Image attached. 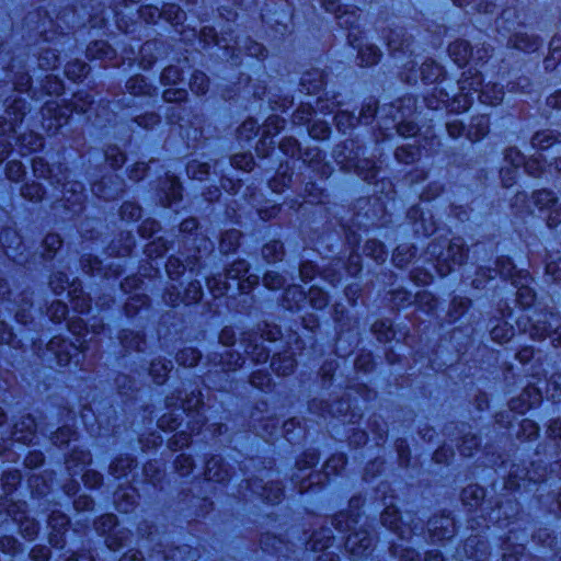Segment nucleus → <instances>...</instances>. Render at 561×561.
Instances as JSON below:
<instances>
[{"instance_id": "nucleus-58", "label": "nucleus", "mask_w": 561, "mask_h": 561, "mask_svg": "<svg viewBox=\"0 0 561 561\" xmlns=\"http://www.w3.org/2000/svg\"><path fill=\"white\" fill-rule=\"evenodd\" d=\"M21 195L31 202H39L44 196V190L38 183H26L21 187Z\"/></svg>"}, {"instance_id": "nucleus-28", "label": "nucleus", "mask_w": 561, "mask_h": 561, "mask_svg": "<svg viewBox=\"0 0 561 561\" xmlns=\"http://www.w3.org/2000/svg\"><path fill=\"white\" fill-rule=\"evenodd\" d=\"M508 45L516 49L529 53L536 51L541 46V42L536 36L518 32L510 38Z\"/></svg>"}, {"instance_id": "nucleus-59", "label": "nucleus", "mask_w": 561, "mask_h": 561, "mask_svg": "<svg viewBox=\"0 0 561 561\" xmlns=\"http://www.w3.org/2000/svg\"><path fill=\"white\" fill-rule=\"evenodd\" d=\"M210 165L198 161H191L186 171L187 174L195 180L203 181L209 174Z\"/></svg>"}, {"instance_id": "nucleus-44", "label": "nucleus", "mask_w": 561, "mask_h": 561, "mask_svg": "<svg viewBox=\"0 0 561 561\" xmlns=\"http://www.w3.org/2000/svg\"><path fill=\"white\" fill-rule=\"evenodd\" d=\"M162 18L172 25H179L185 20V12L178 4H164L162 7Z\"/></svg>"}, {"instance_id": "nucleus-53", "label": "nucleus", "mask_w": 561, "mask_h": 561, "mask_svg": "<svg viewBox=\"0 0 561 561\" xmlns=\"http://www.w3.org/2000/svg\"><path fill=\"white\" fill-rule=\"evenodd\" d=\"M209 85V80L204 72L195 71L190 80L191 90L197 94L203 95L207 92Z\"/></svg>"}, {"instance_id": "nucleus-43", "label": "nucleus", "mask_w": 561, "mask_h": 561, "mask_svg": "<svg viewBox=\"0 0 561 561\" xmlns=\"http://www.w3.org/2000/svg\"><path fill=\"white\" fill-rule=\"evenodd\" d=\"M262 255L267 263L280 261L284 256L283 244L276 240L266 243L262 249Z\"/></svg>"}, {"instance_id": "nucleus-42", "label": "nucleus", "mask_w": 561, "mask_h": 561, "mask_svg": "<svg viewBox=\"0 0 561 561\" xmlns=\"http://www.w3.org/2000/svg\"><path fill=\"white\" fill-rule=\"evenodd\" d=\"M89 71V65L80 60L68 62L65 67V75L72 81L84 78Z\"/></svg>"}, {"instance_id": "nucleus-27", "label": "nucleus", "mask_w": 561, "mask_h": 561, "mask_svg": "<svg viewBox=\"0 0 561 561\" xmlns=\"http://www.w3.org/2000/svg\"><path fill=\"white\" fill-rule=\"evenodd\" d=\"M300 85L308 94H317L324 85L323 72L318 69L306 71L300 79Z\"/></svg>"}, {"instance_id": "nucleus-57", "label": "nucleus", "mask_w": 561, "mask_h": 561, "mask_svg": "<svg viewBox=\"0 0 561 561\" xmlns=\"http://www.w3.org/2000/svg\"><path fill=\"white\" fill-rule=\"evenodd\" d=\"M174 468L180 477H187L194 469V461L190 455L181 454L174 460Z\"/></svg>"}, {"instance_id": "nucleus-7", "label": "nucleus", "mask_w": 561, "mask_h": 561, "mask_svg": "<svg viewBox=\"0 0 561 561\" xmlns=\"http://www.w3.org/2000/svg\"><path fill=\"white\" fill-rule=\"evenodd\" d=\"M248 272L249 264L247 261L237 260L227 268L224 276L208 278L207 286L215 298L228 294L231 288L229 280L236 282V286L241 293H247L259 283V277L247 275Z\"/></svg>"}, {"instance_id": "nucleus-63", "label": "nucleus", "mask_w": 561, "mask_h": 561, "mask_svg": "<svg viewBox=\"0 0 561 561\" xmlns=\"http://www.w3.org/2000/svg\"><path fill=\"white\" fill-rule=\"evenodd\" d=\"M308 299L311 307L317 310H321L328 305V295L319 287L309 289Z\"/></svg>"}, {"instance_id": "nucleus-26", "label": "nucleus", "mask_w": 561, "mask_h": 561, "mask_svg": "<svg viewBox=\"0 0 561 561\" xmlns=\"http://www.w3.org/2000/svg\"><path fill=\"white\" fill-rule=\"evenodd\" d=\"M381 523L392 533L397 534L399 538L404 539V531L401 529L402 516L394 506H388L381 513Z\"/></svg>"}, {"instance_id": "nucleus-13", "label": "nucleus", "mask_w": 561, "mask_h": 561, "mask_svg": "<svg viewBox=\"0 0 561 561\" xmlns=\"http://www.w3.org/2000/svg\"><path fill=\"white\" fill-rule=\"evenodd\" d=\"M96 530L101 534H104L106 539V546L113 550H119L126 546L125 540L127 539L125 536H119L121 530L118 529V519L114 514H105L99 518L95 523Z\"/></svg>"}, {"instance_id": "nucleus-10", "label": "nucleus", "mask_w": 561, "mask_h": 561, "mask_svg": "<svg viewBox=\"0 0 561 561\" xmlns=\"http://www.w3.org/2000/svg\"><path fill=\"white\" fill-rule=\"evenodd\" d=\"M450 58L459 66L463 67L472 62L474 67L483 64L490 57V47L484 44L473 49L467 41L458 39L448 47Z\"/></svg>"}, {"instance_id": "nucleus-39", "label": "nucleus", "mask_w": 561, "mask_h": 561, "mask_svg": "<svg viewBox=\"0 0 561 561\" xmlns=\"http://www.w3.org/2000/svg\"><path fill=\"white\" fill-rule=\"evenodd\" d=\"M241 232L236 229L226 231L220 239V251L225 254L233 252L240 244Z\"/></svg>"}, {"instance_id": "nucleus-50", "label": "nucleus", "mask_w": 561, "mask_h": 561, "mask_svg": "<svg viewBox=\"0 0 561 561\" xmlns=\"http://www.w3.org/2000/svg\"><path fill=\"white\" fill-rule=\"evenodd\" d=\"M449 96L447 93L443 91V89H438L435 87L433 89V93L431 95L425 96L424 101L428 108L431 110H439L448 102Z\"/></svg>"}, {"instance_id": "nucleus-52", "label": "nucleus", "mask_w": 561, "mask_h": 561, "mask_svg": "<svg viewBox=\"0 0 561 561\" xmlns=\"http://www.w3.org/2000/svg\"><path fill=\"white\" fill-rule=\"evenodd\" d=\"M168 188L164 192L165 199L170 206L182 198V185L175 176H168L167 181Z\"/></svg>"}, {"instance_id": "nucleus-16", "label": "nucleus", "mask_w": 561, "mask_h": 561, "mask_svg": "<svg viewBox=\"0 0 561 561\" xmlns=\"http://www.w3.org/2000/svg\"><path fill=\"white\" fill-rule=\"evenodd\" d=\"M48 526L50 528L49 543L55 548L62 549L66 543L65 535L69 526L68 516L58 511H53L48 517Z\"/></svg>"}, {"instance_id": "nucleus-60", "label": "nucleus", "mask_w": 561, "mask_h": 561, "mask_svg": "<svg viewBox=\"0 0 561 561\" xmlns=\"http://www.w3.org/2000/svg\"><path fill=\"white\" fill-rule=\"evenodd\" d=\"M20 146L25 148L27 151H35L43 147V137L38 134L30 133L23 134L20 138Z\"/></svg>"}, {"instance_id": "nucleus-29", "label": "nucleus", "mask_w": 561, "mask_h": 561, "mask_svg": "<svg viewBox=\"0 0 561 561\" xmlns=\"http://www.w3.org/2000/svg\"><path fill=\"white\" fill-rule=\"evenodd\" d=\"M296 366V359L291 354L284 353L274 355L271 362V368L278 376L290 375Z\"/></svg>"}, {"instance_id": "nucleus-49", "label": "nucleus", "mask_w": 561, "mask_h": 561, "mask_svg": "<svg viewBox=\"0 0 561 561\" xmlns=\"http://www.w3.org/2000/svg\"><path fill=\"white\" fill-rule=\"evenodd\" d=\"M238 49L244 50L248 56L255 57L257 59H263L266 56L265 47L256 42L251 41L250 38H245L242 45L238 42Z\"/></svg>"}, {"instance_id": "nucleus-61", "label": "nucleus", "mask_w": 561, "mask_h": 561, "mask_svg": "<svg viewBox=\"0 0 561 561\" xmlns=\"http://www.w3.org/2000/svg\"><path fill=\"white\" fill-rule=\"evenodd\" d=\"M148 297L145 295L135 294L128 298L125 304V311L128 317L137 313V310L148 306Z\"/></svg>"}, {"instance_id": "nucleus-31", "label": "nucleus", "mask_w": 561, "mask_h": 561, "mask_svg": "<svg viewBox=\"0 0 561 561\" xmlns=\"http://www.w3.org/2000/svg\"><path fill=\"white\" fill-rule=\"evenodd\" d=\"M285 127V121L277 115L270 116L263 125V135L260 140L262 146L265 144L273 145V136L278 134Z\"/></svg>"}, {"instance_id": "nucleus-25", "label": "nucleus", "mask_w": 561, "mask_h": 561, "mask_svg": "<svg viewBox=\"0 0 561 561\" xmlns=\"http://www.w3.org/2000/svg\"><path fill=\"white\" fill-rule=\"evenodd\" d=\"M68 297L70 298L75 311L85 313L90 310V299L84 295L80 282L76 279L71 282Z\"/></svg>"}, {"instance_id": "nucleus-1", "label": "nucleus", "mask_w": 561, "mask_h": 561, "mask_svg": "<svg viewBox=\"0 0 561 561\" xmlns=\"http://www.w3.org/2000/svg\"><path fill=\"white\" fill-rule=\"evenodd\" d=\"M362 518L360 515L354 517L348 512H341L332 520L337 533L346 535L344 545L353 559H363L373 552L374 538L366 518L363 525H359Z\"/></svg>"}, {"instance_id": "nucleus-11", "label": "nucleus", "mask_w": 561, "mask_h": 561, "mask_svg": "<svg viewBox=\"0 0 561 561\" xmlns=\"http://www.w3.org/2000/svg\"><path fill=\"white\" fill-rule=\"evenodd\" d=\"M92 461L91 454L88 450L75 448L66 460L68 471L75 476L82 472V479L91 489L98 488L101 483L102 477L92 470H85V466Z\"/></svg>"}, {"instance_id": "nucleus-32", "label": "nucleus", "mask_w": 561, "mask_h": 561, "mask_svg": "<svg viewBox=\"0 0 561 561\" xmlns=\"http://www.w3.org/2000/svg\"><path fill=\"white\" fill-rule=\"evenodd\" d=\"M387 44L392 53L409 51L411 45L410 39L405 36L403 28L391 30L389 36L387 37Z\"/></svg>"}, {"instance_id": "nucleus-20", "label": "nucleus", "mask_w": 561, "mask_h": 561, "mask_svg": "<svg viewBox=\"0 0 561 561\" xmlns=\"http://www.w3.org/2000/svg\"><path fill=\"white\" fill-rule=\"evenodd\" d=\"M44 24L45 22H43L42 27L37 26L36 28L41 30L43 42H53L54 47L42 48V51L38 56V66L43 70H53L57 68L59 62V57L56 54L57 42H55V32H53L51 37H49L46 28L44 27Z\"/></svg>"}, {"instance_id": "nucleus-19", "label": "nucleus", "mask_w": 561, "mask_h": 561, "mask_svg": "<svg viewBox=\"0 0 561 561\" xmlns=\"http://www.w3.org/2000/svg\"><path fill=\"white\" fill-rule=\"evenodd\" d=\"M94 195L105 201L115 199L124 191V183L117 176L103 178L91 187Z\"/></svg>"}, {"instance_id": "nucleus-47", "label": "nucleus", "mask_w": 561, "mask_h": 561, "mask_svg": "<svg viewBox=\"0 0 561 561\" xmlns=\"http://www.w3.org/2000/svg\"><path fill=\"white\" fill-rule=\"evenodd\" d=\"M490 334L493 341L505 343L514 336V328L507 322H502L493 327Z\"/></svg>"}, {"instance_id": "nucleus-14", "label": "nucleus", "mask_w": 561, "mask_h": 561, "mask_svg": "<svg viewBox=\"0 0 561 561\" xmlns=\"http://www.w3.org/2000/svg\"><path fill=\"white\" fill-rule=\"evenodd\" d=\"M26 113V101L15 98L7 107L4 116L0 117V136L16 133V127L22 123Z\"/></svg>"}, {"instance_id": "nucleus-45", "label": "nucleus", "mask_w": 561, "mask_h": 561, "mask_svg": "<svg viewBox=\"0 0 561 561\" xmlns=\"http://www.w3.org/2000/svg\"><path fill=\"white\" fill-rule=\"evenodd\" d=\"M558 141V137L551 130H543L535 134L531 145L539 150H546Z\"/></svg>"}, {"instance_id": "nucleus-35", "label": "nucleus", "mask_w": 561, "mask_h": 561, "mask_svg": "<svg viewBox=\"0 0 561 561\" xmlns=\"http://www.w3.org/2000/svg\"><path fill=\"white\" fill-rule=\"evenodd\" d=\"M172 368L173 364L171 360L156 359L151 362L149 373L157 385H162Z\"/></svg>"}, {"instance_id": "nucleus-8", "label": "nucleus", "mask_w": 561, "mask_h": 561, "mask_svg": "<svg viewBox=\"0 0 561 561\" xmlns=\"http://www.w3.org/2000/svg\"><path fill=\"white\" fill-rule=\"evenodd\" d=\"M495 274H499L504 279H511L512 284L518 288L517 290V299L519 304L524 307H529L535 301V294L531 288H529V283L531 282V277L528 273H524L522 271H516L515 265L510 259H502L496 262V270H494Z\"/></svg>"}, {"instance_id": "nucleus-18", "label": "nucleus", "mask_w": 561, "mask_h": 561, "mask_svg": "<svg viewBox=\"0 0 561 561\" xmlns=\"http://www.w3.org/2000/svg\"><path fill=\"white\" fill-rule=\"evenodd\" d=\"M37 427L38 425L33 416H22L21 420L14 424L12 438L14 442L24 445L33 444L37 438Z\"/></svg>"}, {"instance_id": "nucleus-6", "label": "nucleus", "mask_w": 561, "mask_h": 561, "mask_svg": "<svg viewBox=\"0 0 561 561\" xmlns=\"http://www.w3.org/2000/svg\"><path fill=\"white\" fill-rule=\"evenodd\" d=\"M68 329L77 336L79 345L60 336H54L47 345V350L55 355L60 367L68 366L71 362H75L76 365L79 364L82 344L85 342L84 336L88 333L87 324L81 318L71 319L68 322Z\"/></svg>"}, {"instance_id": "nucleus-56", "label": "nucleus", "mask_w": 561, "mask_h": 561, "mask_svg": "<svg viewBox=\"0 0 561 561\" xmlns=\"http://www.w3.org/2000/svg\"><path fill=\"white\" fill-rule=\"evenodd\" d=\"M359 118L348 112H337L334 116L336 127L340 131L346 133L347 129L355 127Z\"/></svg>"}, {"instance_id": "nucleus-17", "label": "nucleus", "mask_w": 561, "mask_h": 561, "mask_svg": "<svg viewBox=\"0 0 561 561\" xmlns=\"http://www.w3.org/2000/svg\"><path fill=\"white\" fill-rule=\"evenodd\" d=\"M430 538L434 542H440L451 539L455 534V523L449 516L440 518H431L427 523Z\"/></svg>"}, {"instance_id": "nucleus-38", "label": "nucleus", "mask_w": 561, "mask_h": 561, "mask_svg": "<svg viewBox=\"0 0 561 561\" xmlns=\"http://www.w3.org/2000/svg\"><path fill=\"white\" fill-rule=\"evenodd\" d=\"M364 253L377 263H382L387 259L385 245L376 239L366 241L364 245Z\"/></svg>"}, {"instance_id": "nucleus-22", "label": "nucleus", "mask_w": 561, "mask_h": 561, "mask_svg": "<svg viewBox=\"0 0 561 561\" xmlns=\"http://www.w3.org/2000/svg\"><path fill=\"white\" fill-rule=\"evenodd\" d=\"M541 400V394L538 389L527 387L520 397L512 399L510 401V408L512 411H516L519 414H524L533 405L538 404Z\"/></svg>"}, {"instance_id": "nucleus-62", "label": "nucleus", "mask_w": 561, "mask_h": 561, "mask_svg": "<svg viewBox=\"0 0 561 561\" xmlns=\"http://www.w3.org/2000/svg\"><path fill=\"white\" fill-rule=\"evenodd\" d=\"M543 160L542 153L529 158L524 162L526 172L534 178L540 176L543 172Z\"/></svg>"}, {"instance_id": "nucleus-30", "label": "nucleus", "mask_w": 561, "mask_h": 561, "mask_svg": "<svg viewBox=\"0 0 561 561\" xmlns=\"http://www.w3.org/2000/svg\"><path fill=\"white\" fill-rule=\"evenodd\" d=\"M468 257V249L460 238H454L448 245L444 261H450L454 265H462Z\"/></svg>"}, {"instance_id": "nucleus-64", "label": "nucleus", "mask_w": 561, "mask_h": 561, "mask_svg": "<svg viewBox=\"0 0 561 561\" xmlns=\"http://www.w3.org/2000/svg\"><path fill=\"white\" fill-rule=\"evenodd\" d=\"M144 474L152 485H156L163 477L161 463L157 460L147 462L144 466Z\"/></svg>"}, {"instance_id": "nucleus-9", "label": "nucleus", "mask_w": 561, "mask_h": 561, "mask_svg": "<svg viewBox=\"0 0 561 561\" xmlns=\"http://www.w3.org/2000/svg\"><path fill=\"white\" fill-rule=\"evenodd\" d=\"M32 167L35 176L49 179L51 181V184L56 183L58 185H61L64 195H66L67 193L72 194L73 201H71L70 198H67V201L70 202L72 205H81L83 201V186L81 183L67 181V175H62V179L58 178L57 175H53L51 168L42 158H34L32 160Z\"/></svg>"}, {"instance_id": "nucleus-51", "label": "nucleus", "mask_w": 561, "mask_h": 561, "mask_svg": "<svg viewBox=\"0 0 561 561\" xmlns=\"http://www.w3.org/2000/svg\"><path fill=\"white\" fill-rule=\"evenodd\" d=\"M356 170L358 175L368 183L373 182L378 174V167L376 165V162L370 160L359 161L358 164H356Z\"/></svg>"}, {"instance_id": "nucleus-24", "label": "nucleus", "mask_w": 561, "mask_h": 561, "mask_svg": "<svg viewBox=\"0 0 561 561\" xmlns=\"http://www.w3.org/2000/svg\"><path fill=\"white\" fill-rule=\"evenodd\" d=\"M204 476L206 480L214 482H224L230 477L222 458L217 456L207 460Z\"/></svg>"}, {"instance_id": "nucleus-15", "label": "nucleus", "mask_w": 561, "mask_h": 561, "mask_svg": "<svg viewBox=\"0 0 561 561\" xmlns=\"http://www.w3.org/2000/svg\"><path fill=\"white\" fill-rule=\"evenodd\" d=\"M203 296V289L199 284V282H191L188 286L186 287L184 294L182 295L179 289L172 285L170 286L164 296L163 299L165 304L170 306H178L181 302L185 305L195 304L201 300Z\"/></svg>"}, {"instance_id": "nucleus-37", "label": "nucleus", "mask_w": 561, "mask_h": 561, "mask_svg": "<svg viewBox=\"0 0 561 561\" xmlns=\"http://www.w3.org/2000/svg\"><path fill=\"white\" fill-rule=\"evenodd\" d=\"M121 342L124 348L142 352L145 350V339L139 332L123 331Z\"/></svg>"}, {"instance_id": "nucleus-55", "label": "nucleus", "mask_w": 561, "mask_h": 561, "mask_svg": "<svg viewBox=\"0 0 561 561\" xmlns=\"http://www.w3.org/2000/svg\"><path fill=\"white\" fill-rule=\"evenodd\" d=\"M62 240L56 233H48L43 240V247L45 249L44 257L51 259L57 250L61 247Z\"/></svg>"}, {"instance_id": "nucleus-21", "label": "nucleus", "mask_w": 561, "mask_h": 561, "mask_svg": "<svg viewBox=\"0 0 561 561\" xmlns=\"http://www.w3.org/2000/svg\"><path fill=\"white\" fill-rule=\"evenodd\" d=\"M335 537L333 536L332 529L328 527H321L314 531L308 541H302L306 549L313 552H324L327 549L333 546Z\"/></svg>"}, {"instance_id": "nucleus-48", "label": "nucleus", "mask_w": 561, "mask_h": 561, "mask_svg": "<svg viewBox=\"0 0 561 561\" xmlns=\"http://www.w3.org/2000/svg\"><path fill=\"white\" fill-rule=\"evenodd\" d=\"M394 156L401 163H412L420 157L419 148L414 145H405L397 148Z\"/></svg>"}, {"instance_id": "nucleus-41", "label": "nucleus", "mask_w": 561, "mask_h": 561, "mask_svg": "<svg viewBox=\"0 0 561 561\" xmlns=\"http://www.w3.org/2000/svg\"><path fill=\"white\" fill-rule=\"evenodd\" d=\"M126 89L131 95H150L151 93V87L141 76L131 77L126 83Z\"/></svg>"}, {"instance_id": "nucleus-5", "label": "nucleus", "mask_w": 561, "mask_h": 561, "mask_svg": "<svg viewBox=\"0 0 561 561\" xmlns=\"http://www.w3.org/2000/svg\"><path fill=\"white\" fill-rule=\"evenodd\" d=\"M72 107L62 105L58 101H48L42 107V126L48 134H56L66 125L73 111L87 114L91 111L93 101L87 94L84 98L77 93L71 102Z\"/></svg>"}, {"instance_id": "nucleus-23", "label": "nucleus", "mask_w": 561, "mask_h": 561, "mask_svg": "<svg viewBox=\"0 0 561 561\" xmlns=\"http://www.w3.org/2000/svg\"><path fill=\"white\" fill-rule=\"evenodd\" d=\"M550 317L556 322L553 332H551L552 323L549 322V324L546 325L545 322L542 327L535 324L530 330V336L537 340H543L550 336L554 346H561V323H559V320L553 314H550Z\"/></svg>"}, {"instance_id": "nucleus-3", "label": "nucleus", "mask_w": 561, "mask_h": 561, "mask_svg": "<svg viewBox=\"0 0 561 561\" xmlns=\"http://www.w3.org/2000/svg\"><path fill=\"white\" fill-rule=\"evenodd\" d=\"M14 493H3L0 496V529L10 530L15 526L21 536L33 541L39 530L38 523L28 516L27 505L22 501H14Z\"/></svg>"}, {"instance_id": "nucleus-12", "label": "nucleus", "mask_w": 561, "mask_h": 561, "mask_svg": "<svg viewBox=\"0 0 561 561\" xmlns=\"http://www.w3.org/2000/svg\"><path fill=\"white\" fill-rule=\"evenodd\" d=\"M533 203L541 214L547 217L549 227H558L561 224V205L551 191L540 190L533 194Z\"/></svg>"}, {"instance_id": "nucleus-36", "label": "nucleus", "mask_w": 561, "mask_h": 561, "mask_svg": "<svg viewBox=\"0 0 561 561\" xmlns=\"http://www.w3.org/2000/svg\"><path fill=\"white\" fill-rule=\"evenodd\" d=\"M443 75L442 67L434 60H426L420 67V77L424 83H433Z\"/></svg>"}, {"instance_id": "nucleus-33", "label": "nucleus", "mask_w": 561, "mask_h": 561, "mask_svg": "<svg viewBox=\"0 0 561 561\" xmlns=\"http://www.w3.org/2000/svg\"><path fill=\"white\" fill-rule=\"evenodd\" d=\"M135 468V460L129 456H119L116 457L111 466L110 473L116 478L121 479L127 477L129 472Z\"/></svg>"}, {"instance_id": "nucleus-46", "label": "nucleus", "mask_w": 561, "mask_h": 561, "mask_svg": "<svg viewBox=\"0 0 561 561\" xmlns=\"http://www.w3.org/2000/svg\"><path fill=\"white\" fill-rule=\"evenodd\" d=\"M201 359V353L194 347H184L176 354V362L184 367H193Z\"/></svg>"}, {"instance_id": "nucleus-40", "label": "nucleus", "mask_w": 561, "mask_h": 561, "mask_svg": "<svg viewBox=\"0 0 561 561\" xmlns=\"http://www.w3.org/2000/svg\"><path fill=\"white\" fill-rule=\"evenodd\" d=\"M113 55V49L104 41H95L89 45L87 56L91 59H105Z\"/></svg>"}, {"instance_id": "nucleus-54", "label": "nucleus", "mask_w": 561, "mask_h": 561, "mask_svg": "<svg viewBox=\"0 0 561 561\" xmlns=\"http://www.w3.org/2000/svg\"><path fill=\"white\" fill-rule=\"evenodd\" d=\"M49 285L56 295H61L66 290L69 294L71 283L65 273L58 272L50 277Z\"/></svg>"}, {"instance_id": "nucleus-34", "label": "nucleus", "mask_w": 561, "mask_h": 561, "mask_svg": "<svg viewBox=\"0 0 561 561\" xmlns=\"http://www.w3.org/2000/svg\"><path fill=\"white\" fill-rule=\"evenodd\" d=\"M490 121L485 115L474 117L468 128L467 136L471 141H478L489 133Z\"/></svg>"}, {"instance_id": "nucleus-2", "label": "nucleus", "mask_w": 561, "mask_h": 561, "mask_svg": "<svg viewBox=\"0 0 561 561\" xmlns=\"http://www.w3.org/2000/svg\"><path fill=\"white\" fill-rule=\"evenodd\" d=\"M325 11L335 14L337 24L348 31L347 39L348 43L354 47L358 48V59L362 67H369L376 65L380 59V50L375 45L360 44V34L356 11H344L341 12L340 0H320Z\"/></svg>"}, {"instance_id": "nucleus-4", "label": "nucleus", "mask_w": 561, "mask_h": 561, "mask_svg": "<svg viewBox=\"0 0 561 561\" xmlns=\"http://www.w3.org/2000/svg\"><path fill=\"white\" fill-rule=\"evenodd\" d=\"M482 82L481 72L477 68L473 69L469 67V69L462 73L459 81V98H463V110L470 107L473 101L472 94L474 93L478 94L479 101L483 104L493 106L502 102L504 96L503 89L499 88L495 83L483 85Z\"/></svg>"}]
</instances>
